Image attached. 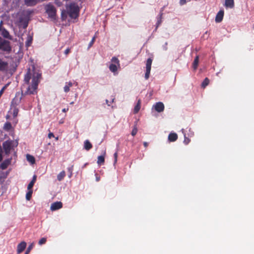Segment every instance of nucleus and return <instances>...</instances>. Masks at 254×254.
Wrapping results in <instances>:
<instances>
[{
    "label": "nucleus",
    "instance_id": "1",
    "mask_svg": "<svg viewBox=\"0 0 254 254\" xmlns=\"http://www.w3.org/2000/svg\"><path fill=\"white\" fill-rule=\"evenodd\" d=\"M41 77V73L35 67H33L32 70L29 68L24 75V83L21 87V93H16L11 101V104L16 106L20 103L22 98L25 96L37 93V89Z\"/></svg>",
    "mask_w": 254,
    "mask_h": 254
},
{
    "label": "nucleus",
    "instance_id": "2",
    "mask_svg": "<svg viewBox=\"0 0 254 254\" xmlns=\"http://www.w3.org/2000/svg\"><path fill=\"white\" fill-rule=\"evenodd\" d=\"M79 8L75 3H70L67 7V13L71 18L75 19L79 16Z\"/></svg>",
    "mask_w": 254,
    "mask_h": 254
},
{
    "label": "nucleus",
    "instance_id": "3",
    "mask_svg": "<svg viewBox=\"0 0 254 254\" xmlns=\"http://www.w3.org/2000/svg\"><path fill=\"white\" fill-rule=\"evenodd\" d=\"M18 142L13 140H8L3 142L2 147L5 154L8 155L10 150L13 149L14 146H17Z\"/></svg>",
    "mask_w": 254,
    "mask_h": 254
},
{
    "label": "nucleus",
    "instance_id": "4",
    "mask_svg": "<svg viewBox=\"0 0 254 254\" xmlns=\"http://www.w3.org/2000/svg\"><path fill=\"white\" fill-rule=\"evenodd\" d=\"M46 12L49 17L53 20L56 19V9L52 4L49 3L45 6Z\"/></svg>",
    "mask_w": 254,
    "mask_h": 254
},
{
    "label": "nucleus",
    "instance_id": "5",
    "mask_svg": "<svg viewBox=\"0 0 254 254\" xmlns=\"http://www.w3.org/2000/svg\"><path fill=\"white\" fill-rule=\"evenodd\" d=\"M0 50L6 52L11 51L10 42L2 39L0 36Z\"/></svg>",
    "mask_w": 254,
    "mask_h": 254
},
{
    "label": "nucleus",
    "instance_id": "6",
    "mask_svg": "<svg viewBox=\"0 0 254 254\" xmlns=\"http://www.w3.org/2000/svg\"><path fill=\"white\" fill-rule=\"evenodd\" d=\"M2 22L1 21L0 23V33L5 38L11 40L12 37L10 35L9 32L4 28L1 26Z\"/></svg>",
    "mask_w": 254,
    "mask_h": 254
},
{
    "label": "nucleus",
    "instance_id": "7",
    "mask_svg": "<svg viewBox=\"0 0 254 254\" xmlns=\"http://www.w3.org/2000/svg\"><path fill=\"white\" fill-rule=\"evenodd\" d=\"M63 203L61 201H56L52 203L50 209L52 211H55L62 208Z\"/></svg>",
    "mask_w": 254,
    "mask_h": 254
},
{
    "label": "nucleus",
    "instance_id": "8",
    "mask_svg": "<svg viewBox=\"0 0 254 254\" xmlns=\"http://www.w3.org/2000/svg\"><path fill=\"white\" fill-rule=\"evenodd\" d=\"M8 68V64L7 62L4 61L2 59L0 58V71H6Z\"/></svg>",
    "mask_w": 254,
    "mask_h": 254
},
{
    "label": "nucleus",
    "instance_id": "9",
    "mask_svg": "<svg viewBox=\"0 0 254 254\" xmlns=\"http://www.w3.org/2000/svg\"><path fill=\"white\" fill-rule=\"evenodd\" d=\"M155 110L159 113L162 112L164 110V105L162 102H157L154 106Z\"/></svg>",
    "mask_w": 254,
    "mask_h": 254
},
{
    "label": "nucleus",
    "instance_id": "10",
    "mask_svg": "<svg viewBox=\"0 0 254 254\" xmlns=\"http://www.w3.org/2000/svg\"><path fill=\"white\" fill-rule=\"evenodd\" d=\"M26 243L24 241L21 242L17 247V253L18 254L21 253L26 248Z\"/></svg>",
    "mask_w": 254,
    "mask_h": 254
},
{
    "label": "nucleus",
    "instance_id": "11",
    "mask_svg": "<svg viewBox=\"0 0 254 254\" xmlns=\"http://www.w3.org/2000/svg\"><path fill=\"white\" fill-rule=\"evenodd\" d=\"M224 12L223 10H220L215 17V21L217 23L221 22L223 20Z\"/></svg>",
    "mask_w": 254,
    "mask_h": 254
},
{
    "label": "nucleus",
    "instance_id": "12",
    "mask_svg": "<svg viewBox=\"0 0 254 254\" xmlns=\"http://www.w3.org/2000/svg\"><path fill=\"white\" fill-rule=\"evenodd\" d=\"M41 0H24L25 4L28 6L35 5Z\"/></svg>",
    "mask_w": 254,
    "mask_h": 254
},
{
    "label": "nucleus",
    "instance_id": "13",
    "mask_svg": "<svg viewBox=\"0 0 254 254\" xmlns=\"http://www.w3.org/2000/svg\"><path fill=\"white\" fill-rule=\"evenodd\" d=\"M93 147L92 143L89 140H85L83 143V148L86 151L90 150Z\"/></svg>",
    "mask_w": 254,
    "mask_h": 254
},
{
    "label": "nucleus",
    "instance_id": "14",
    "mask_svg": "<svg viewBox=\"0 0 254 254\" xmlns=\"http://www.w3.org/2000/svg\"><path fill=\"white\" fill-rule=\"evenodd\" d=\"M224 6L226 8H233L235 6L234 0H225Z\"/></svg>",
    "mask_w": 254,
    "mask_h": 254
},
{
    "label": "nucleus",
    "instance_id": "15",
    "mask_svg": "<svg viewBox=\"0 0 254 254\" xmlns=\"http://www.w3.org/2000/svg\"><path fill=\"white\" fill-rule=\"evenodd\" d=\"M11 159L5 160L0 165V168L2 170H4L7 168L11 163Z\"/></svg>",
    "mask_w": 254,
    "mask_h": 254
},
{
    "label": "nucleus",
    "instance_id": "16",
    "mask_svg": "<svg viewBox=\"0 0 254 254\" xmlns=\"http://www.w3.org/2000/svg\"><path fill=\"white\" fill-rule=\"evenodd\" d=\"M178 139V135L176 133H170L168 135V140L170 142L175 141Z\"/></svg>",
    "mask_w": 254,
    "mask_h": 254
},
{
    "label": "nucleus",
    "instance_id": "17",
    "mask_svg": "<svg viewBox=\"0 0 254 254\" xmlns=\"http://www.w3.org/2000/svg\"><path fill=\"white\" fill-rule=\"evenodd\" d=\"M140 107H141V100L138 99L136 105H135V106L134 108V110H133L134 113L137 114L139 112V111L140 109Z\"/></svg>",
    "mask_w": 254,
    "mask_h": 254
},
{
    "label": "nucleus",
    "instance_id": "18",
    "mask_svg": "<svg viewBox=\"0 0 254 254\" xmlns=\"http://www.w3.org/2000/svg\"><path fill=\"white\" fill-rule=\"evenodd\" d=\"M19 22L23 28L25 29L27 27L28 22L26 19H24L23 18H20L19 19Z\"/></svg>",
    "mask_w": 254,
    "mask_h": 254
},
{
    "label": "nucleus",
    "instance_id": "19",
    "mask_svg": "<svg viewBox=\"0 0 254 254\" xmlns=\"http://www.w3.org/2000/svg\"><path fill=\"white\" fill-rule=\"evenodd\" d=\"M12 128V125L10 122H6L3 126V129L5 131H9Z\"/></svg>",
    "mask_w": 254,
    "mask_h": 254
},
{
    "label": "nucleus",
    "instance_id": "20",
    "mask_svg": "<svg viewBox=\"0 0 254 254\" xmlns=\"http://www.w3.org/2000/svg\"><path fill=\"white\" fill-rule=\"evenodd\" d=\"M26 159L29 162L31 163L32 164H33L35 163V158L31 155L27 154Z\"/></svg>",
    "mask_w": 254,
    "mask_h": 254
},
{
    "label": "nucleus",
    "instance_id": "21",
    "mask_svg": "<svg viewBox=\"0 0 254 254\" xmlns=\"http://www.w3.org/2000/svg\"><path fill=\"white\" fill-rule=\"evenodd\" d=\"M65 176V172L62 171L57 176V179L59 181H62Z\"/></svg>",
    "mask_w": 254,
    "mask_h": 254
},
{
    "label": "nucleus",
    "instance_id": "22",
    "mask_svg": "<svg viewBox=\"0 0 254 254\" xmlns=\"http://www.w3.org/2000/svg\"><path fill=\"white\" fill-rule=\"evenodd\" d=\"M152 63V59L151 58H148L147 60L146 63V69L151 70Z\"/></svg>",
    "mask_w": 254,
    "mask_h": 254
},
{
    "label": "nucleus",
    "instance_id": "23",
    "mask_svg": "<svg viewBox=\"0 0 254 254\" xmlns=\"http://www.w3.org/2000/svg\"><path fill=\"white\" fill-rule=\"evenodd\" d=\"M137 122H135L134 123L133 128L131 132V135L133 136H135L137 132L138 129H137Z\"/></svg>",
    "mask_w": 254,
    "mask_h": 254
},
{
    "label": "nucleus",
    "instance_id": "24",
    "mask_svg": "<svg viewBox=\"0 0 254 254\" xmlns=\"http://www.w3.org/2000/svg\"><path fill=\"white\" fill-rule=\"evenodd\" d=\"M105 162V157L103 155L98 156L97 163L98 165H101L103 164Z\"/></svg>",
    "mask_w": 254,
    "mask_h": 254
},
{
    "label": "nucleus",
    "instance_id": "25",
    "mask_svg": "<svg viewBox=\"0 0 254 254\" xmlns=\"http://www.w3.org/2000/svg\"><path fill=\"white\" fill-rule=\"evenodd\" d=\"M109 69L110 71H111L113 72H115L117 71V66L116 64H111L109 66Z\"/></svg>",
    "mask_w": 254,
    "mask_h": 254
},
{
    "label": "nucleus",
    "instance_id": "26",
    "mask_svg": "<svg viewBox=\"0 0 254 254\" xmlns=\"http://www.w3.org/2000/svg\"><path fill=\"white\" fill-rule=\"evenodd\" d=\"M209 83V79L206 77L201 83V87L203 88H205L206 86L208 85Z\"/></svg>",
    "mask_w": 254,
    "mask_h": 254
},
{
    "label": "nucleus",
    "instance_id": "27",
    "mask_svg": "<svg viewBox=\"0 0 254 254\" xmlns=\"http://www.w3.org/2000/svg\"><path fill=\"white\" fill-rule=\"evenodd\" d=\"M198 61H199V57L198 56H197L195 58L193 63V68L194 69H196L197 67V65L198 64Z\"/></svg>",
    "mask_w": 254,
    "mask_h": 254
},
{
    "label": "nucleus",
    "instance_id": "28",
    "mask_svg": "<svg viewBox=\"0 0 254 254\" xmlns=\"http://www.w3.org/2000/svg\"><path fill=\"white\" fill-rule=\"evenodd\" d=\"M32 193H33V190H28V192L26 193V198L27 200H30L31 196H32Z\"/></svg>",
    "mask_w": 254,
    "mask_h": 254
},
{
    "label": "nucleus",
    "instance_id": "29",
    "mask_svg": "<svg viewBox=\"0 0 254 254\" xmlns=\"http://www.w3.org/2000/svg\"><path fill=\"white\" fill-rule=\"evenodd\" d=\"M34 243H31L28 247V248L27 249L25 253V254H29V253H30V252L31 251V250L33 249V247H34Z\"/></svg>",
    "mask_w": 254,
    "mask_h": 254
},
{
    "label": "nucleus",
    "instance_id": "30",
    "mask_svg": "<svg viewBox=\"0 0 254 254\" xmlns=\"http://www.w3.org/2000/svg\"><path fill=\"white\" fill-rule=\"evenodd\" d=\"M67 12L64 11V10H63L62 11V13H61V18H62V20H65L66 18V16H67Z\"/></svg>",
    "mask_w": 254,
    "mask_h": 254
},
{
    "label": "nucleus",
    "instance_id": "31",
    "mask_svg": "<svg viewBox=\"0 0 254 254\" xmlns=\"http://www.w3.org/2000/svg\"><path fill=\"white\" fill-rule=\"evenodd\" d=\"M9 83L6 84L0 90V98L3 94L4 91L6 89L7 86L9 85Z\"/></svg>",
    "mask_w": 254,
    "mask_h": 254
},
{
    "label": "nucleus",
    "instance_id": "32",
    "mask_svg": "<svg viewBox=\"0 0 254 254\" xmlns=\"http://www.w3.org/2000/svg\"><path fill=\"white\" fill-rule=\"evenodd\" d=\"M111 61L113 63H115V64H117L119 66L120 65V61L117 58L115 57H113Z\"/></svg>",
    "mask_w": 254,
    "mask_h": 254
},
{
    "label": "nucleus",
    "instance_id": "33",
    "mask_svg": "<svg viewBox=\"0 0 254 254\" xmlns=\"http://www.w3.org/2000/svg\"><path fill=\"white\" fill-rule=\"evenodd\" d=\"M46 241H47V239H46V238H41V239L39 240V242H38V244H39V245H43V244H45V243H46Z\"/></svg>",
    "mask_w": 254,
    "mask_h": 254
},
{
    "label": "nucleus",
    "instance_id": "34",
    "mask_svg": "<svg viewBox=\"0 0 254 254\" xmlns=\"http://www.w3.org/2000/svg\"><path fill=\"white\" fill-rule=\"evenodd\" d=\"M18 109L16 108H15L14 109H13V116L14 118H16L17 115H18Z\"/></svg>",
    "mask_w": 254,
    "mask_h": 254
},
{
    "label": "nucleus",
    "instance_id": "35",
    "mask_svg": "<svg viewBox=\"0 0 254 254\" xmlns=\"http://www.w3.org/2000/svg\"><path fill=\"white\" fill-rule=\"evenodd\" d=\"M150 70H151L146 69V72H145V79H148V78L149 77Z\"/></svg>",
    "mask_w": 254,
    "mask_h": 254
},
{
    "label": "nucleus",
    "instance_id": "36",
    "mask_svg": "<svg viewBox=\"0 0 254 254\" xmlns=\"http://www.w3.org/2000/svg\"><path fill=\"white\" fill-rule=\"evenodd\" d=\"M34 184L35 183H33V182L31 181L28 185V187H27L28 190H32V188H33Z\"/></svg>",
    "mask_w": 254,
    "mask_h": 254
},
{
    "label": "nucleus",
    "instance_id": "37",
    "mask_svg": "<svg viewBox=\"0 0 254 254\" xmlns=\"http://www.w3.org/2000/svg\"><path fill=\"white\" fill-rule=\"evenodd\" d=\"M95 37L94 36L92 38L91 41H90V42L89 44V45H88L89 48L92 46L93 44H94V43L95 42Z\"/></svg>",
    "mask_w": 254,
    "mask_h": 254
},
{
    "label": "nucleus",
    "instance_id": "38",
    "mask_svg": "<svg viewBox=\"0 0 254 254\" xmlns=\"http://www.w3.org/2000/svg\"><path fill=\"white\" fill-rule=\"evenodd\" d=\"M31 43H32L31 38H28V39H27V41L26 42V46L27 47L31 45Z\"/></svg>",
    "mask_w": 254,
    "mask_h": 254
},
{
    "label": "nucleus",
    "instance_id": "39",
    "mask_svg": "<svg viewBox=\"0 0 254 254\" xmlns=\"http://www.w3.org/2000/svg\"><path fill=\"white\" fill-rule=\"evenodd\" d=\"M162 14L160 15L159 18L158 19L157 23V26H158L161 23Z\"/></svg>",
    "mask_w": 254,
    "mask_h": 254
},
{
    "label": "nucleus",
    "instance_id": "40",
    "mask_svg": "<svg viewBox=\"0 0 254 254\" xmlns=\"http://www.w3.org/2000/svg\"><path fill=\"white\" fill-rule=\"evenodd\" d=\"M69 87L67 85H65L64 87V91L65 92H68L69 91Z\"/></svg>",
    "mask_w": 254,
    "mask_h": 254
},
{
    "label": "nucleus",
    "instance_id": "41",
    "mask_svg": "<svg viewBox=\"0 0 254 254\" xmlns=\"http://www.w3.org/2000/svg\"><path fill=\"white\" fill-rule=\"evenodd\" d=\"M114 159H115V163L117 162V158H118V153L117 152H115L114 154Z\"/></svg>",
    "mask_w": 254,
    "mask_h": 254
},
{
    "label": "nucleus",
    "instance_id": "42",
    "mask_svg": "<svg viewBox=\"0 0 254 254\" xmlns=\"http://www.w3.org/2000/svg\"><path fill=\"white\" fill-rule=\"evenodd\" d=\"M190 141V139L189 138L186 137L184 140V143L186 144H188Z\"/></svg>",
    "mask_w": 254,
    "mask_h": 254
},
{
    "label": "nucleus",
    "instance_id": "43",
    "mask_svg": "<svg viewBox=\"0 0 254 254\" xmlns=\"http://www.w3.org/2000/svg\"><path fill=\"white\" fill-rule=\"evenodd\" d=\"M187 2L186 0H180V4L182 5L185 4H186Z\"/></svg>",
    "mask_w": 254,
    "mask_h": 254
},
{
    "label": "nucleus",
    "instance_id": "44",
    "mask_svg": "<svg viewBox=\"0 0 254 254\" xmlns=\"http://www.w3.org/2000/svg\"><path fill=\"white\" fill-rule=\"evenodd\" d=\"M36 178H37L36 175H34L33 177L31 182H33V183H35L36 181Z\"/></svg>",
    "mask_w": 254,
    "mask_h": 254
},
{
    "label": "nucleus",
    "instance_id": "45",
    "mask_svg": "<svg viewBox=\"0 0 254 254\" xmlns=\"http://www.w3.org/2000/svg\"><path fill=\"white\" fill-rule=\"evenodd\" d=\"M55 137L54 136V134H53V133L52 132H50L49 134H48V137L49 138H51V137Z\"/></svg>",
    "mask_w": 254,
    "mask_h": 254
},
{
    "label": "nucleus",
    "instance_id": "46",
    "mask_svg": "<svg viewBox=\"0 0 254 254\" xmlns=\"http://www.w3.org/2000/svg\"><path fill=\"white\" fill-rule=\"evenodd\" d=\"M70 52V49L69 48H67L66 49L65 51H64V54L67 55L69 54V53Z\"/></svg>",
    "mask_w": 254,
    "mask_h": 254
},
{
    "label": "nucleus",
    "instance_id": "47",
    "mask_svg": "<svg viewBox=\"0 0 254 254\" xmlns=\"http://www.w3.org/2000/svg\"><path fill=\"white\" fill-rule=\"evenodd\" d=\"M66 85L69 86V87L70 88V87H71L72 86V83L71 82H69L67 83Z\"/></svg>",
    "mask_w": 254,
    "mask_h": 254
},
{
    "label": "nucleus",
    "instance_id": "48",
    "mask_svg": "<svg viewBox=\"0 0 254 254\" xmlns=\"http://www.w3.org/2000/svg\"><path fill=\"white\" fill-rule=\"evenodd\" d=\"M143 145L144 147L146 148L148 146V143L147 142H144Z\"/></svg>",
    "mask_w": 254,
    "mask_h": 254
},
{
    "label": "nucleus",
    "instance_id": "49",
    "mask_svg": "<svg viewBox=\"0 0 254 254\" xmlns=\"http://www.w3.org/2000/svg\"><path fill=\"white\" fill-rule=\"evenodd\" d=\"M68 110V108H64L62 110L63 112H66Z\"/></svg>",
    "mask_w": 254,
    "mask_h": 254
},
{
    "label": "nucleus",
    "instance_id": "50",
    "mask_svg": "<svg viewBox=\"0 0 254 254\" xmlns=\"http://www.w3.org/2000/svg\"><path fill=\"white\" fill-rule=\"evenodd\" d=\"M2 160V154H0V162H1Z\"/></svg>",
    "mask_w": 254,
    "mask_h": 254
},
{
    "label": "nucleus",
    "instance_id": "51",
    "mask_svg": "<svg viewBox=\"0 0 254 254\" xmlns=\"http://www.w3.org/2000/svg\"><path fill=\"white\" fill-rule=\"evenodd\" d=\"M72 168H69V169H68V170H69V171H71H71H72Z\"/></svg>",
    "mask_w": 254,
    "mask_h": 254
},
{
    "label": "nucleus",
    "instance_id": "52",
    "mask_svg": "<svg viewBox=\"0 0 254 254\" xmlns=\"http://www.w3.org/2000/svg\"><path fill=\"white\" fill-rule=\"evenodd\" d=\"M56 139L57 140H58V137H56Z\"/></svg>",
    "mask_w": 254,
    "mask_h": 254
},
{
    "label": "nucleus",
    "instance_id": "53",
    "mask_svg": "<svg viewBox=\"0 0 254 254\" xmlns=\"http://www.w3.org/2000/svg\"><path fill=\"white\" fill-rule=\"evenodd\" d=\"M106 102H107V103H108V101L107 100H106Z\"/></svg>",
    "mask_w": 254,
    "mask_h": 254
}]
</instances>
